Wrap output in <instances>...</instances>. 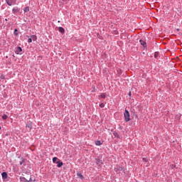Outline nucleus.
Masks as SVG:
<instances>
[{
  "mask_svg": "<svg viewBox=\"0 0 182 182\" xmlns=\"http://www.w3.org/2000/svg\"><path fill=\"white\" fill-rule=\"evenodd\" d=\"M124 117L125 122H130V113L127 111V109H125Z\"/></svg>",
  "mask_w": 182,
  "mask_h": 182,
  "instance_id": "nucleus-1",
  "label": "nucleus"
},
{
  "mask_svg": "<svg viewBox=\"0 0 182 182\" xmlns=\"http://www.w3.org/2000/svg\"><path fill=\"white\" fill-rule=\"evenodd\" d=\"M20 182H32V178H29V181L26 180V178L23 176L20 177Z\"/></svg>",
  "mask_w": 182,
  "mask_h": 182,
  "instance_id": "nucleus-2",
  "label": "nucleus"
},
{
  "mask_svg": "<svg viewBox=\"0 0 182 182\" xmlns=\"http://www.w3.org/2000/svg\"><path fill=\"white\" fill-rule=\"evenodd\" d=\"M16 53L17 55H22V48H21V47H17V48H16Z\"/></svg>",
  "mask_w": 182,
  "mask_h": 182,
  "instance_id": "nucleus-3",
  "label": "nucleus"
},
{
  "mask_svg": "<svg viewBox=\"0 0 182 182\" xmlns=\"http://www.w3.org/2000/svg\"><path fill=\"white\" fill-rule=\"evenodd\" d=\"M123 171L122 166H117L116 168H114V171H116V173H120V171Z\"/></svg>",
  "mask_w": 182,
  "mask_h": 182,
  "instance_id": "nucleus-4",
  "label": "nucleus"
},
{
  "mask_svg": "<svg viewBox=\"0 0 182 182\" xmlns=\"http://www.w3.org/2000/svg\"><path fill=\"white\" fill-rule=\"evenodd\" d=\"M7 5L9 6H12V4H14V0H6Z\"/></svg>",
  "mask_w": 182,
  "mask_h": 182,
  "instance_id": "nucleus-5",
  "label": "nucleus"
},
{
  "mask_svg": "<svg viewBox=\"0 0 182 182\" xmlns=\"http://www.w3.org/2000/svg\"><path fill=\"white\" fill-rule=\"evenodd\" d=\"M141 45H142V46H144V48H146V46H147V43H146V41H143V40H140L139 41Z\"/></svg>",
  "mask_w": 182,
  "mask_h": 182,
  "instance_id": "nucleus-6",
  "label": "nucleus"
},
{
  "mask_svg": "<svg viewBox=\"0 0 182 182\" xmlns=\"http://www.w3.org/2000/svg\"><path fill=\"white\" fill-rule=\"evenodd\" d=\"M58 31L61 33H65V28H63V27H59Z\"/></svg>",
  "mask_w": 182,
  "mask_h": 182,
  "instance_id": "nucleus-7",
  "label": "nucleus"
},
{
  "mask_svg": "<svg viewBox=\"0 0 182 182\" xmlns=\"http://www.w3.org/2000/svg\"><path fill=\"white\" fill-rule=\"evenodd\" d=\"M57 167L60 168L63 166V162L57 161Z\"/></svg>",
  "mask_w": 182,
  "mask_h": 182,
  "instance_id": "nucleus-8",
  "label": "nucleus"
},
{
  "mask_svg": "<svg viewBox=\"0 0 182 182\" xmlns=\"http://www.w3.org/2000/svg\"><path fill=\"white\" fill-rule=\"evenodd\" d=\"M1 176L4 178H6L8 177V173H6V172H3Z\"/></svg>",
  "mask_w": 182,
  "mask_h": 182,
  "instance_id": "nucleus-9",
  "label": "nucleus"
},
{
  "mask_svg": "<svg viewBox=\"0 0 182 182\" xmlns=\"http://www.w3.org/2000/svg\"><path fill=\"white\" fill-rule=\"evenodd\" d=\"M12 11L13 14H16V12H19V9H18V8H14Z\"/></svg>",
  "mask_w": 182,
  "mask_h": 182,
  "instance_id": "nucleus-10",
  "label": "nucleus"
},
{
  "mask_svg": "<svg viewBox=\"0 0 182 182\" xmlns=\"http://www.w3.org/2000/svg\"><path fill=\"white\" fill-rule=\"evenodd\" d=\"M95 144H96V146H102V143H101L100 141H96Z\"/></svg>",
  "mask_w": 182,
  "mask_h": 182,
  "instance_id": "nucleus-11",
  "label": "nucleus"
},
{
  "mask_svg": "<svg viewBox=\"0 0 182 182\" xmlns=\"http://www.w3.org/2000/svg\"><path fill=\"white\" fill-rule=\"evenodd\" d=\"M31 41H36V39H38L36 36H31Z\"/></svg>",
  "mask_w": 182,
  "mask_h": 182,
  "instance_id": "nucleus-12",
  "label": "nucleus"
},
{
  "mask_svg": "<svg viewBox=\"0 0 182 182\" xmlns=\"http://www.w3.org/2000/svg\"><path fill=\"white\" fill-rule=\"evenodd\" d=\"M100 97H101L102 99H105V98H106V94H105V93L101 94V95H100Z\"/></svg>",
  "mask_w": 182,
  "mask_h": 182,
  "instance_id": "nucleus-13",
  "label": "nucleus"
},
{
  "mask_svg": "<svg viewBox=\"0 0 182 182\" xmlns=\"http://www.w3.org/2000/svg\"><path fill=\"white\" fill-rule=\"evenodd\" d=\"M57 160H59V159H58V157H53V163H56V164H57V162H56Z\"/></svg>",
  "mask_w": 182,
  "mask_h": 182,
  "instance_id": "nucleus-14",
  "label": "nucleus"
},
{
  "mask_svg": "<svg viewBox=\"0 0 182 182\" xmlns=\"http://www.w3.org/2000/svg\"><path fill=\"white\" fill-rule=\"evenodd\" d=\"M77 177H79L80 178H83V175H82V173H77Z\"/></svg>",
  "mask_w": 182,
  "mask_h": 182,
  "instance_id": "nucleus-15",
  "label": "nucleus"
},
{
  "mask_svg": "<svg viewBox=\"0 0 182 182\" xmlns=\"http://www.w3.org/2000/svg\"><path fill=\"white\" fill-rule=\"evenodd\" d=\"M2 119H3V120H6V119H8V116L6 114H4L2 116Z\"/></svg>",
  "mask_w": 182,
  "mask_h": 182,
  "instance_id": "nucleus-16",
  "label": "nucleus"
},
{
  "mask_svg": "<svg viewBox=\"0 0 182 182\" xmlns=\"http://www.w3.org/2000/svg\"><path fill=\"white\" fill-rule=\"evenodd\" d=\"M28 129H29V130H31L32 129V125L31 124H27L26 127Z\"/></svg>",
  "mask_w": 182,
  "mask_h": 182,
  "instance_id": "nucleus-17",
  "label": "nucleus"
},
{
  "mask_svg": "<svg viewBox=\"0 0 182 182\" xmlns=\"http://www.w3.org/2000/svg\"><path fill=\"white\" fill-rule=\"evenodd\" d=\"M24 12H29V7H26L23 10Z\"/></svg>",
  "mask_w": 182,
  "mask_h": 182,
  "instance_id": "nucleus-18",
  "label": "nucleus"
},
{
  "mask_svg": "<svg viewBox=\"0 0 182 182\" xmlns=\"http://www.w3.org/2000/svg\"><path fill=\"white\" fill-rule=\"evenodd\" d=\"M154 58H155L156 59H157V58H159V53H158V52H156V53H154Z\"/></svg>",
  "mask_w": 182,
  "mask_h": 182,
  "instance_id": "nucleus-19",
  "label": "nucleus"
},
{
  "mask_svg": "<svg viewBox=\"0 0 182 182\" xmlns=\"http://www.w3.org/2000/svg\"><path fill=\"white\" fill-rule=\"evenodd\" d=\"M28 43H32V38L31 37H30V38H28Z\"/></svg>",
  "mask_w": 182,
  "mask_h": 182,
  "instance_id": "nucleus-20",
  "label": "nucleus"
},
{
  "mask_svg": "<svg viewBox=\"0 0 182 182\" xmlns=\"http://www.w3.org/2000/svg\"><path fill=\"white\" fill-rule=\"evenodd\" d=\"M100 107H101V108L105 107V104H104V103H101V104L100 105Z\"/></svg>",
  "mask_w": 182,
  "mask_h": 182,
  "instance_id": "nucleus-21",
  "label": "nucleus"
},
{
  "mask_svg": "<svg viewBox=\"0 0 182 182\" xmlns=\"http://www.w3.org/2000/svg\"><path fill=\"white\" fill-rule=\"evenodd\" d=\"M114 136H115V137L119 138V134H117V133L116 132L114 133Z\"/></svg>",
  "mask_w": 182,
  "mask_h": 182,
  "instance_id": "nucleus-22",
  "label": "nucleus"
},
{
  "mask_svg": "<svg viewBox=\"0 0 182 182\" xmlns=\"http://www.w3.org/2000/svg\"><path fill=\"white\" fill-rule=\"evenodd\" d=\"M143 161L147 162V158H143Z\"/></svg>",
  "mask_w": 182,
  "mask_h": 182,
  "instance_id": "nucleus-23",
  "label": "nucleus"
},
{
  "mask_svg": "<svg viewBox=\"0 0 182 182\" xmlns=\"http://www.w3.org/2000/svg\"><path fill=\"white\" fill-rule=\"evenodd\" d=\"M23 163H24L23 160L22 161H21L20 162L21 166H22V164H23Z\"/></svg>",
  "mask_w": 182,
  "mask_h": 182,
  "instance_id": "nucleus-24",
  "label": "nucleus"
},
{
  "mask_svg": "<svg viewBox=\"0 0 182 182\" xmlns=\"http://www.w3.org/2000/svg\"><path fill=\"white\" fill-rule=\"evenodd\" d=\"M1 79H5V76L1 75Z\"/></svg>",
  "mask_w": 182,
  "mask_h": 182,
  "instance_id": "nucleus-25",
  "label": "nucleus"
},
{
  "mask_svg": "<svg viewBox=\"0 0 182 182\" xmlns=\"http://www.w3.org/2000/svg\"><path fill=\"white\" fill-rule=\"evenodd\" d=\"M129 96H132V92H129Z\"/></svg>",
  "mask_w": 182,
  "mask_h": 182,
  "instance_id": "nucleus-26",
  "label": "nucleus"
},
{
  "mask_svg": "<svg viewBox=\"0 0 182 182\" xmlns=\"http://www.w3.org/2000/svg\"><path fill=\"white\" fill-rule=\"evenodd\" d=\"M64 2H68V0H63Z\"/></svg>",
  "mask_w": 182,
  "mask_h": 182,
  "instance_id": "nucleus-27",
  "label": "nucleus"
},
{
  "mask_svg": "<svg viewBox=\"0 0 182 182\" xmlns=\"http://www.w3.org/2000/svg\"><path fill=\"white\" fill-rule=\"evenodd\" d=\"M0 130H1V127H0Z\"/></svg>",
  "mask_w": 182,
  "mask_h": 182,
  "instance_id": "nucleus-28",
  "label": "nucleus"
}]
</instances>
